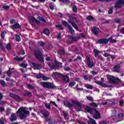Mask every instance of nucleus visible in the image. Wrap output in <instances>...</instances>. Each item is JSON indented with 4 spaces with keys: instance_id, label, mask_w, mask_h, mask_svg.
Returning <instances> with one entry per match:
<instances>
[{
    "instance_id": "1",
    "label": "nucleus",
    "mask_w": 124,
    "mask_h": 124,
    "mask_svg": "<svg viewBox=\"0 0 124 124\" xmlns=\"http://www.w3.org/2000/svg\"><path fill=\"white\" fill-rule=\"evenodd\" d=\"M85 112H87V113H90V114H91V115H93L94 119H101V116L100 115V113H99L98 110L95 109V108H94L86 107Z\"/></svg>"
},
{
    "instance_id": "2",
    "label": "nucleus",
    "mask_w": 124,
    "mask_h": 124,
    "mask_svg": "<svg viewBox=\"0 0 124 124\" xmlns=\"http://www.w3.org/2000/svg\"><path fill=\"white\" fill-rule=\"evenodd\" d=\"M16 113L19 114V117L21 120H24V119H26L27 118V116L30 115V112L29 110L26 109V108L25 107H21L20 108L18 111H16Z\"/></svg>"
},
{
    "instance_id": "3",
    "label": "nucleus",
    "mask_w": 124,
    "mask_h": 124,
    "mask_svg": "<svg viewBox=\"0 0 124 124\" xmlns=\"http://www.w3.org/2000/svg\"><path fill=\"white\" fill-rule=\"evenodd\" d=\"M34 55L39 62H44V55L42 52L40 51L39 49L35 50L34 52Z\"/></svg>"
},
{
    "instance_id": "4",
    "label": "nucleus",
    "mask_w": 124,
    "mask_h": 124,
    "mask_svg": "<svg viewBox=\"0 0 124 124\" xmlns=\"http://www.w3.org/2000/svg\"><path fill=\"white\" fill-rule=\"evenodd\" d=\"M86 38V36L84 35H82L80 37H74L72 36H70L68 39V40L66 42L67 44H71L73 42H76L78 41L80 38Z\"/></svg>"
},
{
    "instance_id": "5",
    "label": "nucleus",
    "mask_w": 124,
    "mask_h": 124,
    "mask_svg": "<svg viewBox=\"0 0 124 124\" xmlns=\"http://www.w3.org/2000/svg\"><path fill=\"white\" fill-rule=\"evenodd\" d=\"M107 78L108 80V82L114 85H118L120 82V79L113 76H107Z\"/></svg>"
},
{
    "instance_id": "6",
    "label": "nucleus",
    "mask_w": 124,
    "mask_h": 124,
    "mask_svg": "<svg viewBox=\"0 0 124 124\" xmlns=\"http://www.w3.org/2000/svg\"><path fill=\"white\" fill-rule=\"evenodd\" d=\"M68 23H70L71 25H72V27L74 28L77 31H78L79 30V28H78V27L77 26V25L75 23H78V20H77V19L75 17H71L69 20H68Z\"/></svg>"
},
{
    "instance_id": "7",
    "label": "nucleus",
    "mask_w": 124,
    "mask_h": 124,
    "mask_svg": "<svg viewBox=\"0 0 124 124\" xmlns=\"http://www.w3.org/2000/svg\"><path fill=\"white\" fill-rule=\"evenodd\" d=\"M40 84L44 87V88H46V89H56V86L50 82H41Z\"/></svg>"
},
{
    "instance_id": "8",
    "label": "nucleus",
    "mask_w": 124,
    "mask_h": 124,
    "mask_svg": "<svg viewBox=\"0 0 124 124\" xmlns=\"http://www.w3.org/2000/svg\"><path fill=\"white\" fill-rule=\"evenodd\" d=\"M28 20L31 25L32 27H34L35 26V24H37V25H38V24L40 23L39 21L37 20V19H36L35 17L33 16H30L28 18Z\"/></svg>"
},
{
    "instance_id": "9",
    "label": "nucleus",
    "mask_w": 124,
    "mask_h": 124,
    "mask_svg": "<svg viewBox=\"0 0 124 124\" xmlns=\"http://www.w3.org/2000/svg\"><path fill=\"white\" fill-rule=\"evenodd\" d=\"M86 64L89 68H93L95 65L94 62L91 61V58L89 56L86 57Z\"/></svg>"
},
{
    "instance_id": "10",
    "label": "nucleus",
    "mask_w": 124,
    "mask_h": 124,
    "mask_svg": "<svg viewBox=\"0 0 124 124\" xmlns=\"http://www.w3.org/2000/svg\"><path fill=\"white\" fill-rule=\"evenodd\" d=\"M124 5V0H118L114 5V8L116 9H120Z\"/></svg>"
},
{
    "instance_id": "11",
    "label": "nucleus",
    "mask_w": 124,
    "mask_h": 124,
    "mask_svg": "<svg viewBox=\"0 0 124 124\" xmlns=\"http://www.w3.org/2000/svg\"><path fill=\"white\" fill-rule=\"evenodd\" d=\"M10 96L11 97H12V98H14V99L17 100L18 102H21V101H22V98H21V97H20L18 95L11 93H10Z\"/></svg>"
},
{
    "instance_id": "12",
    "label": "nucleus",
    "mask_w": 124,
    "mask_h": 124,
    "mask_svg": "<svg viewBox=\"0 0 124 124\" xmlns=\"http://www.w3.org/2000/svg\"><path fill=\"white\" fill-rule=\"evenodd\" d=\"M31 64L32 65V68L34 70H39L42 68V65L38 64L37 63H31Z\"/></svg>"
},
{
    "instance_id": "13",
    "label": "nucleus",
    "mask_w": 124,
    "mask_h": 124,
    "mask_svg": "<svg viewBox=\"0 0 124 124\" xmlns=\"http://www.w3.org/2000/svg\"><path fill=\"white\" fill-rule=\"evenodd\" d=\"M95 83L99 86H101L102 87H104V88L108 87V88H112V85H108L105 83H103V81H95Z\"/></svg>"
},
{
    "instance_id": "14",
    "label": "nucleus",
    "mask_w": 124,
    "mask_h": 124,
    "mask_svg": "<svg viewBox=\"0 0 124 124\" xmlns=\"http://www.w3.org/2000/svg\"><path fill=\"white\" fill-rule=\"evenodd\" d=\"M60 76L62 78L64 82H66V83L69 82V77H68V76H64L62 74H60Z\"/></svg>"
},
{
    "instance_id": "15",
    "label": "nucleus",
    "mask_w": 124,
    "mask_h": 124,
    "mask_svg": "<svg viewBox=\"0 0 124 124\" xmlns=\"http://www.w3.org/2000/svg\"><path fill=\"white\" fill-rule=\"evenodd\" d=\"M109 39H100L98 41V43H99V44H107V43H108V41H109Z\"/></svg>"
},
{
    "instance_id": "16",
    "label": "nucleus",
    "mask_w": 124,
    "mask_h": 124,
    "mask_svg": "<svg viewBox=\"0 0 124 124\" xmlns=\"http://www.w3.org/2000/svg\"><path fill=\"white\" fill-rule=\"evenodd\" d=\"M10 27L12 30H16V29H21V26H20V24H19V23H18L15 24L13 25H11Z\"/></svg>"
},
{
    "instance_id": "17",
    "label": "nucleus",
    "mask_w": 124,
    "mask_h": 124,
    "mask_svg": "<svg viewBox=\"0 0 124 124\" xmlns=\"http://www.w3.org/2000/svg\"><path fill=\"white\" fill-rule=\"evenodd\" d=\"M113 71H114V72H117L118 73H120L121 71V66L119 65H115L113 67Z\"/></svg>"
},
{
    "instance_id": "18",
    "label": "nucleus",
    "mask_w": 124,
    "mask_h": 124,
    "mask_svg": "<svg viewBox=\"0 0 124 124\" xmlns=\"http://www.w3.org/2000/svg\"><path fill=\"white\" fill-rule=\"evenodd\" d=\"M86 107H90L85 106L84 105H81V104H79V105L77 106V108H78V111H81V110H82V108H84V110L86 111Z\"/></svg>"
},
{
    "instance_id": "19",
    "label": "nucleus",
    "mask_w": 124,
    "mask_h": 124,
    "mask_svg": "<svg viewBox=\"0 0 124 124\" xmlns=\"http://www.w3.org/2000/svg\"><path fill=\"white\" fill-rule=\"evenodd\" d=\"M92 31L93 34L97 35V34H98V28L94 27L93 29L92 30Z\"/></svg>"
},
{
    "instance_id": "20",
    "label": "nucleus",
    "mask_w": 124,
    "mask_h": 124,
    "mask_svg": "<svg viewBox=\"0 0 124 124\" xmlns=\"http://www.w3.org/2000/svg\"><path fill=\"white\" fill-rule=\"evenodd\" d=\"M64 104L65 106H66V107H69V108H70L73 106V104H71L69 102L66 101L64 102Z\"/></svg>"
},
{
    "instance_id": "21",
    "label": "nucleus",
    "mask_w": 124,
    "mask_h": 124,
    "mask_svg": "<svg viewBox=\"0 0 124 124\" xmlns=\"http://www.w3.org/2000/svg\"><path fill=\"white\" fill-rule=\"evenodd\" d=\"M64 104L65 106H66V107H69V108H70L73 106V104H71L69 102L66 101L64 102Z\"/></svg>"
},
{
    "instance_id": "22",
    "label": "nucleus",
    "mask_w": 124,
    "mask_h": 124,
    "mask_svg": "<svg viewBox=\"0 0 124 124\" xmlns=\"http://www.w3.org/2000/svg\"><path fill=\"white\" fill-rule=\"evenodd\" d=\"M41 113L46 118L49 117V115L50 114V112H49L48 111H46V112H44V111H41Z\"/></svg>"
},
{
    "instance_id": "23",
    "label": "nucleus",
    "mask_w": 124,
    "mask_h": 124,
    "mask_svg": "<svg viewBox=\"0 0 124 124\" xmlns=\"http://www.w3.org/2000/svg\"><path fill=\"white\" fill-rule=\"evenodd\" d=\"M11 117H12L11 119V122H14V121H16V120H17V117L15 114H12Z\"/></svg>"
},
{
    "instance_id": "24",
    "label": "nucleus",
    "mask_w": 124,
    "mask_h": 124,
    "mask_svg": "<svg viewBox=\"0 0 124 124\" xmlns=\"http://www.w3.org/2000/svg\"><path fill=\"white\" fill-rule=\"evenodd\" d=\"M24 96H27L28 97H31V96H32V94L31 93V92H28L25 93L24 94Z\"/></svg>"
},
{
    "instance_id": "25",
    "label": "nucleus",
    "mask_w": 124,
    "mask_h": 124,
    "mask_svg": "<svg viewBox=\"0 0 124 124\" xmlns=\"http://www.w3.org/2000/svg\"><path fill=\"white\" fill-rule=\"evenodd\" d=\"M25 57H26V56H25L24 57L21 58L16 57L14 58V60H15L16 61H17V62H21V61H23V60L25 59Z\"/></svg>"
},
{
    "instance_id": "26",
    "label": "nucleus",
    "mask_w": 124,
    "mask_h": 124,
    "mask_svg": "<svg viewBox=\"0 0 124 124\" xmlns=\"http://www.w3.org/2000/svg\"><path fill=\"white\" fill-rule=\"evenodd\" d=\"M44 33L46 34V35H47V36H49V35H50V31L47 29H46L44 30Z\"/></svg>"
},
{
    "instance_id": "27",
    "label": "nucleus",
    "mask_w": 124,
    "mask_h": 124,
    "mask_svg": "<svg viewBox=\"0 0 124 124\" xmlns=\"http://www.w3.org/2000/svg\"><path fill=\"white\" fill-rule=\"evenodd\" d=\"M85 87L87 88V89H90V90H93V85L88 84H85Z\"/></svg>"
},
{
    "instance_id": "28",
    "label": "nucleus",
    "mask_w": 124,
    "mask_h": 124,
    "mask_svg": "<svg viewBox=\"0 0 124 124\" xmlns=\"http://www.w3.org/2000/svg\"><path fill=\"white\" fill-rule=\"evenodd\" d=\"M68 29H69L70 31V33H71V34H73V33H74V32H75V31H74V30H73V28H72L71 25L69 26V27L68 28Z\"/></svg>"
},
{
    "instance_id": "29",
    "label": "nucleus",
    "mask_w": 124,
    "mask_h": 124,
    "mask_svg": "<svg viewBox=\"0 0 124 124\" xmlns=\"http://www.w3.org/2000/svg\"><path fill=\"white\" fill-rule=\"evenodd\" d=\"M58 54L59 55H64L65 51H64V49H61L58 52Z\"/></svg>"
},
{
    "instance_id": "30",
    "label": "nucleus",
    "mask_w": 124,
    "mask_h": 124,
    "mask_svg": "<svg viewBox=\"0 0 124 124\" xmlns=\"http://www.w3.org/2000/svg\"><path fill=\"white\" fill-rule=\"evenodd\" d=\"M62 24L63 25V26H64L65 27H67L68 28H69V26H71L70 25H68V23H67V22L65 21H62Z\"/></svg>"
},
{
    "instance_id": "31",
    "label": "nucleus",
    "mask_w": 124,
    "mask_h": 124,
    "mask_svg": "<svg viewBox=\"0 0 124 124\" xmlns=\"http://www.w3.org/2000/svg\"><path fill=\"white\" fill-rule=\"evenodd\" d=\"M111 111H112L111 117L113 118V117H115V116L117 115V111H116V110L115 109H112Z\"/></svg>"
},
{
    "instance_id": "32",
    "label": "nucleus",
    "mask_w": 124,
    "mask_h": 124,
    "mask_svg": "<svg viewBox=\"0 0 124 124\" xmlns=\"http://www.w3.org/2000/svg\"><path fill=\"white\" fill-rule=\"evenodd\" d=\"M72 9H73V12H74L75 13H77V12L78 11L77 7L76 5L73 6Z\"/></svg>"
},
{
    "instance_id": "33",
    "label": "nucleus",
    "mask_w": 124,
    "mask_h": 124,
    "mask_svg": "<svg viewBox=\"0 0 124 124\" xmlns=\"http://www.w3.org/2000/svg\"><path fill=\"white\" fill-rule=\"evenodd\" d=\"M114 22L117 24H120L121 23V22H122V19L121 18H115L114 19Z\"/></svg>"
},
{
    "instance_id": "34",
    "label": "nucleus",
    "mask_w": 124,
    "mask_h": 124,
    "mask_svg": "<svg viewBox=\"0 0 124 124\" xmlns=\"http://www.w3.org/2000/svg\"><path fill=\"white\" fill-rule=\"evenodd\" d=\"M114 10V8L113 7H111L109 8V10L108 11V14H112L113 13V11Z\"/></svg>"
},
{
    "instance_id": "35",
    "label": "nucleus",
    "mask_w": 124,
    "mask_h": 124,
    "mask_svg": "<svg viewBox=\"0 0 124 124\" xmlns=\"http://www.w3.org/2000/svg\"><path fill=\"white\" fill-rule=\"evenodd\" d=\"M11 74H12V71L9 69L7 72V75L8 77H11Z\"/></svg>"
},
{
    "instance_id": "36",
    "label": "nucleus",
    "mask_w": 124,
    "mask_h": 124,
    "mask_svg": "<svg viewBox=\"0 0 124 124\" xmlns=\"http://www.w3.org/2000/svg\"><path fill=\"white\" fill-rule=\"evenodd\" d=\"M48 66H49V67L51 69H54L55 68V66H56L55 65V64L54 63H48Z\"/></svg>"
},
{
    "instance_id": "37",
    "label": "nucleus",
    "mask_w": 124,
    "mask_h": 124,
    "mask_svg": "<svg viewBox=\"0 0 124 124\" xmlns=\"http://www.w3.org/2000/svg\"><path fill=\"white\" fill-rule=\"evenodd\" d=\"M0 83L2 85V87H6V83H5V81H4V80H1Z\"/></svg>"
},
{
    "instance_id": "38",
    "label": "nucleus",
    "mask_w": 124,
    "mask_h": 124,
    "mask_svg": "<svg viewBox=\"0 0 124 124\" xmlns=\"http://www.w3.org/2000/svg\"><path fill=\"white\" fill-rule=\"evenodd\" d=\"M45 106L46 109H49V110L51 109V106L49 103H46Z\"/></svg>"
},
{
    "instance_id": "39",
    "label": "nucleus",
    "mask_w": 124,
    "mask_h": 124,
    "mask_svg": "<svg viewBox=\"0 0 124 124\" xmlns=\"http://www.w3.org/2000/svg\"><path fill=\"white\" fill-rule=\"evenodd\" d=\"M93 52L95 54V57H97L98 56V54L99 53V50H97L96 49H94Z\"/></svg>"
},
{
    "instance_id": "40",
    "label": "nucleus",
    "mask_w": 124,
    "mask_h": 124,
    "mask_svg": "<svg viewBox=\"0 0 124 124\" xmlns=\"http://www.w3.org/2000/svg\"><path fill=\"white\" fill-rule=\"evenodd\" d=\"M37 79H40V78H42L43 77V74L40 73L39 75L36 76Z\"/></svg>"
},
{
    "instance_id": "41",
    "label": "nucleus",
    "mask_w": 124,
    "mask_h": 124,
    "mask_svg": "<svg viewBox=\"0 0 124 124\" xmlns=\"http://www.w3.org/2000/svg\"><path fill=\"white\" fill-rule=\"evenodd\" d=\"M6 48L7 50H11V44H7L6 46Z\"/></svg>"
},
{
    "instance_id": "42",
    "label": "nucleus",
    "mask_w": 124,
    "mask_h": 124,
    "mask_svg": "<svg viewBox=\"0 0 124 124\" xmlns=\"http://www.w3.org/2000/svg\"><path fill=\"white\" fill-rule=\"evenodd\" d=\"M87 20H88V21H92V20H94V18H93V16H88L86 17Z\"/></svg>"
},
{
    "instance_id": "43",
    "label": "nucleus",
    "mask_w": 124,
    "mask_h": 124,
    "mask_svg": "<svg viewBox=\"0 0 124 124\" xmlns=\"http://www.w3.org/2000/svg\"><path fill=\"white\" fill-rule=\"evenodd\" d=\"M56 28H58L61 31H63V28L62 26V25H58L56 26Z\"/></svg>"
},
{
    "instance_id": "44",
    "label": "nucleus",
    "mask_w": 124,
    "mask_h": 124,
    "mask_svg": "<svg viewBox=\"0 0 124 124\" xmlns=\"http://www.w3.org/2000/svg\"><path fill=\"white\" fill-rule=\"evenodd\" d=\"M19 65L21 67H25V68H26V67L28 66V64H25L24 63H22L20 64Z\"/></svg>"
},
{
    "instance_id": "45",
    "label": "nucleus",
    "mask_w": 124,
    "mask_h": 124,
    "mask_svg": "<svg viewBox=\"0 0 124 124\" xmlns=\"http://www.w3.org/2000/svg\"><path fill=\"white\" fill-rule=\"evenodd\" d=\"M27 87H29V89H31V90H33L34 89V86H32V85L30 84H27Z\"/></svg>"
},
{
    "instance_id": "46",
    "label": "nucleus",
    "mask_w": 124,
    "mask_h": 124,
    "mask_svg": "<svg viewBox=\"0 0 124 124\" xmlns=\"http://www.w3.org/2000/svg\"><path fill=\"white\" fill-rule=\"evenodd\" d=\"M38 44L40 45V46L43 47L44 45H45V43L43 42V41H39L38 42Z\"/></svg>"
},
{
    "instance_id": "47",
    "label": "nucleus",
    "mask_w": 124,
    "mask_h": 124,
    "mask_svg": "<svg viewBox=\"0 0 124 124\" xmlns=\"http://www.w3.org/2000/svg\"><path fill=\"white\" fill-rule=\"evenodd\" d=\"M16 41H21V38H20V36L19 35H16Z\"/></svg>"
},
{
    "instance_id": "48",
    "label": "nucleus",
    "mask_w": 124,
    "mask_h": 124,
    "mask_svg": "<svg viewBox=\"0 0 124 124\" xmlns=\"http://www.w3.org/2000/svg\"><path fill=\"white\" fill-rule=\"evenodd\" d=\"M49 8L51 10H54L55 9V8H54V5H53V4H52L51 3H49Z\"/></svg>"
},
{
    "instance_id": "49",
    "label": "nucleus",
    "mask_w": 124,
    "mask_h": 124,
    "mask_svg": "<svg viewBox=\"0 0 124 124\" xmlns=\"http://www.w3.org/2000/svg\"><path fill=\"white\" fill-rule=\"evenodd\" d=\"M72 102L73 103V104L74 105H77V106L79 105V104H80V103H79V102H78L77 101H73V100L72 101Z\"/></svg>"
},
{
    "instance_id": "50",
    "label": "nucleus",
    "mask_w": 124,
    "mask_h": 124,
    "mask_svg": "<svg viewBox=\"0 0 124 124\" xmlns=\"http://www.w3.org/2000/svg\"><path fill=\"white\" fill-rule=\"evenodd\" d=\"M39 20L40 21H42L44 23H46V20L45 19V18H43L42 17H39Z\"/></svg>"
},
{
    "instance_id": "51",
    "label": "nucleus",
    "mask_w": 124,
    "mask_h": 124,
    "mask_svg": "<svg viewBox=\"0 0 124 124\" xmlns=\"http://www.w3.org/2000/svg\"><path fill=\"white\" fill-rule=\"evenodd\" d=\"M4 35H5V31H2L1 33V36L2 39H4Z\"/></svg>"
},
{
    "instance_id": "52",
    "label": "nucleus",
    "mask_w": 124,
    "mask_h": 124,
    "mask_svg": "<svg viewBox=\"0 0 124 124\" xmlns=\"http://www.w3.org/2000/svg\"><path fill=\"white\" fill-rule=\"evenodd\" d=\"M81 60H82V58H81V57H80V56H78L77 57V58H76V59H75L74 60V61H81Z\"/></svg>"
},
{
    "instance_id": "53",
    "label": "nucleus",
    "mask_w": 124,
    "mask_h": 124,
    "mask_svg": "<svg viewBox=\"0 0 124 124\" xmlns=\"http://www.w3.org/2000/svg\"><path fill=\"white\" fill-rule=\"evenodd\" d=\"M75 84H76V82H70L69 84V86L70 87H73V86H75Z\"/></svg>"
},
{
    "instance_id": "54",
    "label": "nucleus",
    "mask_w": 124,
    "mask_h": 124,
    "mask_svg": "<svg viewBox=\"0 0 124 124\" xmlns=\"http://www.w3.org/2000/svg\"><path fill=\"white\" fill-rule=\"evenodd\" d=\"M86 98L88 99V100H90V101H93V97L92 96H87Z\"/></svg>"
},
{
    "instance_id": "55",
    "label": "nucleus",
    "mask_w": 124,
    "mask_h": 124,
    "mask_svg": "<svg viewBox=\"0 0 124 124\" xmlns=\"http://www.w3.org/2000/svg\"><path fill=\"white\" fill-rule=\"evenodd\" d=\"M91 106H93V107H97V105L95 103H92L90 104Z\"/></svg>"
},
{
    "instance_id": "56",
    "label": "nucleus",
    "mask_w": 124,
    "mask_h": 124,
    "mask_svg": "<svg viewBox=\"0 0 124 124\" xmlns=\"http://www.w3.org/2000/svg\"><path fill=\"white\" fill-rule=\"evenodd\" d=\"M18 55H25V51L21 50L19 53Z\"/></svg>"
},
{
    "instance_id": "57",
    "label": "nucleus",
    "mask_w": 124,
    "mask_h": 124,
    "mask_svg": "<svg viewBox=\"0 0 124 124\" xmlns=\"http://www.w3.org/2000/svg\"><path fill=\"white\" fill-rule=\"evenodd\" d=\"M3 8L5 9V10H7V9H9V6L8 5L3 6Z\"/></svg>"
},
{
    "instance_id": "58",
    "label": "nucleus",
    "mask_w": 124,
    "mask_h": 124,
    "mask_svg": "<svg viewBox=\"0 0 124 124\" xmlns=\"http://www.w3.org/2000/svg\"><path fill=\"white\" fill-rule=\"evenodd\" d=\"M43 80H44V81H47V80H49V78H47L45 76H43Z\"/></svg>"
},
{
    "instance_id": "59",
    "label": "nucleus",
    "mask_w": 124,
    "mask_h": 124,
    "mask_svg": "<svg viewBox=\"0 0 124 124\" xmlns=\"http://www.w3.org/2000/svg\"><path fill=\"white\" fill-rule=\"evenodd\" d=\"M0 112H4V111H5V109H4V108L3 107L0 106Z\"/></svg>"
},
{
    "instance_id": "60",
    "label": "nucleus",
    "mask_w": 124,
    "mask_h": 124,
    "mask_svg": "<svg viewBox=\"0 0 124 124\" xmlns=\"http://www.w3.org/2000/svg\"><path fill=\"white\" fill-rule=\"evenodd\" d=\"M61 37H62V34L61 33H59L57 35V39H60Z\"/></svg>"
},
{
    "instance_id": "61",
    "label": "nucleus",
    "mask_w": 124,
    "mask_h": 124,
    "mask_svg": "<svg viewBox=\"0 0 124 124\" xmlns=\"http://www.w3.org/2000/svg\"><path fill=\"white\" fill-rule=\"evenodd\" d=\"M108 122L107 121H100L99 124H107Z\"/></svg>"
},
{
    "instance_id": "62",
    "label": "nucleus",
    "mask_w": 124,
    "mask_h": 124,
    "mask_svg": "<svg viewBox=\"0 0 124 124\" xmlns=\"http://www.w3.org/2000/svg\"><path fill=\"white\" fill-rule=\"evenodd\" d=\"M15 23H16V21L15 20V19L11 20L10 24H15Z\"/></svg>"
},
{
    "instance_id": "63",
    "label": "nucleus",
    "mask_w": 124,
    "mask_h": 124,
    "mask_svg": "<svg viewBox=\"0 0 124 124\" xmlns=\"http://www.w3.org/2000/svg\"><path fill=\"white\" fill-rule=\"evenodd\" d=\"M110 42L111 43H117V40H116L115 39H110Z\"/></svg>"
},
{
    "instance_id": "64",
    "label": "nucleus",
    "mask_w": 124,
    "mask_h": 124,
    "mask_svg": "<svg viewBox=\"0 0 124 124\" xmlns=\"http://www.w3.org/2000/svg\"><path fill=\"white\" fill-rule=\"evenodd\" d=\"M4 104H6V102H5V101H2L0 103V105H4Z\"/></svg>"
}]
</instances>
